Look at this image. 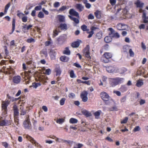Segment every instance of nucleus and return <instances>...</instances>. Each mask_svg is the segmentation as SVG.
<instances>
[{
    "instance_id": "obj_4",
    "label": "nucleus",
    "mask_w": 148,
    "mask_h": 148,
    "mask_svg": "<svg viewBox=\"0 0 148 148\" xmlns=\"http://www.w3.org/2000/svg\"><path fill=\"white\" fill-rule=\"evenodd\" d=\"M109 79L110 85L112 87H114L117 85L120 81V78L119 77L110 78Z\"/></svg>"
},
{
    "instance_id": "obj_46",
    "label": "nucleus",
    "mask_w": 148,
    "mask_h": 148,
    "mask_svg": "<svg viewBox=\"0 0 148 148\" xmlns=\"http://www.w3.org/2000/svg\"><path fill=\"white\" fill-rule=\"evenodd\" d=\"M120 37L119 34L117 32H115L113 35H112V38H119Z\"/></svg>"
},
{
    "instance_id": "obj_55",
    "label": "nucleus",
    "mask_w": 148,
    "mask_h": 148,
    "mask_svg": "<svg viewBox=\"0 0 148 148\" xmlns=\"http://www.w3.org/2000/svg\"><path fill=\"white\" fill-rule=\"evenodd\" d=\"M110 2L112 5H114L116 4V0H110Z\"/></svg>"
},
{
    "instance_id": "obj_41",
    "label": "nucleus",
    "mask_w": 148,
    "mask_h": 148,
    "mask_svg": "<svg viewBox=\"0 0 148 148\" xmlns=\"http://www.w3.org/2000/svg\"><path fill=\"white\" fill-rule=\"evenodd\" d=\"M142 8H140V9L139 10V12L140 13H143V15L144 16V13H145V15H146V14L147 13V11L145 10H143Z\"/></svg>"
},
{
    "instance_id": "obj_43",
    "label": "nucleus",
    "mask_w": 148,
    "mask_h": 148,
    "mask_svg": "<svg viewBox=\"0 0 148 148\" xmlns=\"http://www.w3.org/2000/svg\"><path fill=\"white\" fill-rule=\"evenodd\" d=\"M26 41L28 43H31L35 42V40L33 38H30L27 39Z\"/></svg>"
},
{
    "instance_id": "obj_11",
    "label": "nucleus",
    "mask_w": 148,
    "mask_h": 148,
    "mask_svg": "<svg viewBox=\"0 0 148 148\" xmlns=\"http://www.w3.org/2000/svg\"><path fill=\"white\" fill-rule=\"evenodd\" d=\"M69 14L71 15L75 16L77 17H79V15L78 12H76L73 9H70L69 11Z\"/></svg>"
},
{
    "instance_id": "obj_33",
    "label": "nucleus",
    "mask_w": 148,
    "mask_h": 148,
    "mask_svg": "<svg viewBox=\"0 0 148 148\" xmlns=\"http://www.w3.org/2000/svg\"><path fill=\"white\" fill-rule=\"evenodd\" d=\"M63 53L66 55H69L70 54V51L68 47H66L65 49L63 51Z\"/></svg>"
},
{
    "instance_id": "obj_36",
    "label": "nucleus",
    "mask_w": 148,
    "mask_h": 148,
    "mask_svg": "<svg viewBox=\"0 0 148 148\" xmlns=\"http://www.w3.org/2000/svg\"><path fill=\"white\" fill-rule=\"evenodd\" d=\"M21 115H24L26 113V110L24 109L23 107H21Z\"/></svg>"
},
{
    "instance_id": "obj_61",
    "label": "nucleus",
    "mask_w": 148,
    "mask_h": 148,
    "mask_svg": "<svg viewBox=\"0 0 148 148\" xmlns=\"http://www.w3.org/2000/svg\"><path fill=\"white\" fill-rule=\"evenodd\" d=\"M145 25L144 24H141L139 26V28L140 29H144L145 28Z\"/></svg>"
},
{
    "instance_id": "obj_44",
    "label": "nucleus",
    "mask_w": 148,
    "mask_h": 148,
    "mask_svg": "<svg viewBox=\"0 0 148 148\" xmlns=\"http://www.w3.org/2000/svg\"><path fill=\"white\" fill-rule=\"evenodd\" d=\"M128 120V118L127 117L124 118L121 121V123H126Z\"/></svg>"
},
{
    "instance_id": "obj_18",
    "label": "nucleus",
    "mask_w": 148,
    "mask_h": 148,
    "mask_svg": "<svg viewBox=\"0 0 148 148\" xmlns=\"http://www.w3.org/2000/svg\"><path fill=\"white\" fill-rule=\"evenodd\" d=\"M135 4L137 7L140 8H142L144 4L143 3L141 2L140 0H137Z\"/></svg>"
},
{
    "instance_id": "obj_5",
    "label": "nucleus",
    "mask_w": 148,
    "mask_h": 148,
    "mask_svg": "<svg viewBox=\"0 0 148 148\" xmlns=\"http://www.w3.org/2000/svg\"><path fill=\"white\" fill-rule=\"evenodd\" d=\"M23 125L25 128L27 129H31V125L29 121V116H27L26 120L24 121Z\"/></svg>"
},
{
    "instance_id": "obj_23",
    "label": "nucleus",
    "mask_w": 148,
    "mask_h": 148,
    "mask_svg": "<svg viewBox=\"0 0 148 148\" xmlns=\"http://www.w3.org/2000/svg\"><path fill=\"white\" fill-rule=\"evenodd\" d=\"M69 17L75 23L78 24L79 23V21L78 18L73 17L72 16L70 15H69Z\"/></svg>"
},
{
    "instance_id": "obj_19",
    "label": "nucleus",
    "mask_w": 148,
    "mask_h": 148,
    "mask_svg": "<svg viewBox=\"0 0 148 148\" xmlns=\"http://www.w3.org/2000/svg\"><path fill=\"white\" fill-rule=\"evenodd\" d=\"M6 69L7 70H5L4 71V73L5 74H10L13 73V69L11 67H9V68H7Z\"/></svg>"
},
{
    "instance_id": "obj_58",
    "label": "nucleus",
    "mask_w": 148,
    "mask_h": 148,
    "mask_svg": "<svg viewBox=\"0 0 148 148\" xmlns=\"http://www.w3.org/2000/svg\"><path fill=\"white\" fill-rule=\"evenodd\" d=\"M70 76L71 78H73L75 77V76H74V73L73 71H71L70 72Z\"/></svg>"
},
{
    "instance_id": "obj_38",
    "label": "nucleus",
    "mask_w": 148,
    "mask_h": 148,
    "mask_svg": "<svg viewBox=\"0 0 148 148\" xmlns=\"http://www.w3.org/2000/svg\"><path fill=\"white\" fill-rule=\"evenodd\" d=\"M30 74L28 72H25V77L28 79H30L31 76Z\"/></svg>"
},
{
    "instance_id": "obj_8",
    "label": "nucleus",
    "mask_w": 148,
    "mask_h": 148,
    "mask_svg": "<svg viewBox=\"0 0 148 148\" xmlns=\"http://www.w3.org/2000/svg\"><path fill=\"white\" fill-rule=\"evenodd\" d=\"M84 55L88 59H90V55L89 46L87 45V47L84 49L83 51Z\"/></svg>"
},
{
    "instance_id": "obj_40",
    "label": "nucleus",
    "mask_w": 148,
    "mask_h": 148,
    "mask_svg": "<svg viewBox=\"0 0 148 148\" xmlns=\"http://www.w3.org/2000/svg\"><path fill=\"white\" fill-rule=\"evenodd\" d=\"M95 14L96 16L98 18H99L101 17L100 13L99 11H97L95 13Z\"/></svg>"
},
{
    "instance_id": "obj_49",
    "label": "nucleus",
    "mask_w": 148,
    "mask_h": 148,
    "mask_svg": "<svg viewBox=\"0 0 148 148\" xmlns=\"http://www.w3.org/2000/svg\"><path fill=\"white\" fill-rule=\"evenodd\" d=\"M81 28L84 31H87V27L85 25H82L81 27Z\"/></svg>"
},
{
    "instance_id": "obj_47",
    "label": "nucleus",
    "mask_w": 148,
    "mask_h": 148,
    "mask_svg": "<svg viewBox=\"0 0 148 148\" xmlns=\"http://www.w3.org/2000/svg\"><path fill=\"white\" fill-rule=\"evenodd\" d=\"M38 16L40 18H43L44 17V14L42 12H40L39 13Z\"/></svg>"
},
{
    "instance_id": "obj_22",
    "label": "nucleus",
    "mask_w": 148,
    "mask_h": 148,
    "mask_svg": "<svg viewBox=\"0 0 148 148\" xmlns=\"http://www.w3.org/2000/svg\"><path fill=\"white\" fill-rule=\"evenodd\" d=\"M143 84V80L141 79H139L137 81V83L136 85V86L139 87H140Z\"/></svg>"
},
{
    "instance_id": "obj_39",
    "label": "nucleus",
    "mask_w": 148,
    "mask_h": 148,
    "mask_svg": "<svg viewBox=\"0 0 148 148\" xmlns=\"http://www.w3.org/2000/svg\"><path fill=\"white\" fill-rule=\"evenodd\" d=\"M40 84L39 83H33L32 84V85L30 86V87H33L34 88H36L38 86H40Z\"/></svg>"
},
{
    "instance_id": "obj_37",
    "label": "nucleus",
    "mask_w": 148,
    "mask_h": 148,
    "mask_svg": "<svg viewBox=\"0 0 148 148\" xmlns=\"http://www.w3.org/2000/svg\"><path fill=\"white\" fill-rule=\"evenodd\" d=\"M40 53L41 54H44L45 57H46L47 56V51L46 49H43L41 51Z\"/></svg>"
},
{
    "instance_id": "obj_56",
    "label": "nucleus",
    "mask_w": 148,
    "mask_h": 148,
    "mask_svg": "<svg viewBox=\"0 0 148 148\" xmlns=\"http://www.w3.org/2000/svg\"><path fill=\"white\" fill-rule=\"evenodd\" d=\"M51 73V70L49 69H47L45 71V73L47 75H49Z\"/></svg>"
},
{
    "instance_id": "obj_60",
    "label": "nucleus",
    "mask_w": 148,
    "mask_h": 148,
    "mask_svg": "<svg viewBox=\"0 0 148 148\" xmlns=\"http://www.w3.org/2000/svg\"><path fill=\"white\" fill-rule=\"evenodd\" d=\"M69 97L70 98H74L75 97V95L74 93H71L69 94Z\"/></svg>"
},
{
    "instance_id": "obj_59",
    "label": "nucleus",
    "mask_w": 148,
    "mask_h": 148,
    "mask_svg": "<svg viewBox=\"0 0 148 148\" xmlns=\"http://www.w3.org/2000/svg\"><path fill=\"white\" fill-rule=\"evenodd\" d=\"M122 12L123 13V15H125L127 14L128 11L126 9L124 8L123 9Z\"/></svg>"
},
{
    "instance_id": "obj_2",
    "label": "nucleus",
    "mask_w": 148,
    "mask_h": 148,
    "mask_svg": "<svg viewBox=\"0 0 148 148\" xmlns=\"http://www.w3.org/2000/svg\"><path fill=\"white\" fill-rule=\"evenodd\" d=\"M100 95L103 101H106V103L107 105L109 104L113 101L111 99L110 100V96L107 93L105 92H102L100 94Z\"/></svg>"
},
{
    "instance_id": "obj_9",
    "label": "nucleus",
    "mask_w": 148,
    "mask_h": 148,
    "mask_svg": "<svg viewBox=\"0 0 148 148\" xmlns=\"http://www.w3.org/2000/svg\"><path fill=\"white\" fill-rule=\"evenodd\" d=\"M26 138L29 140L33 145H34L36 146H39L40 145L32 137L30 136L27 135L26 136Z\"/></svg>"
},
{
    "instance_id": "obj_6",
    "label": "nucleus",
    "mask_w": 148,
    "mask_h": 148,
    "mask_svg": "<svg viewBox=\"0 0 148 148\" xmlns=\"http://www.w3.org/2000/svg\"><path fill=\"white\" fill-rule=\"evenodd\" d=\"M119 69L114 66H110L106 68V70L109 73H116L119 71Z\"/></svg>"
},
{
    "instance_id": "obj_53",
    "label": "nucleus",
    "mask_w": 148,
    "mask_h": 148,
    "mask_svg": "<svg viewBox=\"0 0 148 148\" xmlns=\"http://www.w3.org/2000/svg\"><path fill=\"white\" fill-rule=\"evenodd\" d=\"M117 108L116 106H113L112 108H110L109 110L110 111H116L117 110Z\"/></svg>"
},
{
    "instance_id": "obj_10",
    "label": "nucleus",
    "mask_w": 148,
    "mask_h": 148,
    "mask_svg": "<svg viewBox=\"0 0 148 148\" xmlns=\"http://www.w3.org/2000/svg\"><path fill=\"white\" fill-rule=\"evenodd\" d=\"M88 93L86 91L83 92L81 95V97L82 99V100L84 102L86 101L88 99L87 97Z\"/></svg>"
},
{
    "instance_id": "obj_51",
    "label": "nucleus",
    "mask_w": 148,
    "mask_h": 148,
    "mask_svg": "<svg viewBox=\"0 0 148 148\" xmlns=\"http://www.w3.org/2000/svg\"><path fill=\"white\" fill-rule=\"evenodd\" d=\"M102 35L101 33L99 32L97 33L96 35V37L98 39H100L102 37Z\"/></svg>"
},
{
    "instance_id": "obj_3",
    "label": "nucleus",
    "mask_w": 148,
    "mask_h": 148,
    "mask_svg": "<svg viewBox=\"0 0 148 148\" xmlns=\"http://www.w3.org/2000/svg\"><path fill=\"white\" fill-rule=\"evenodd\" d=\"M112 57V54L110 53L106 52L104 53L101 58V61L104 63H108L109 62V59Z\"/></svg>"
},
{
    "instance_id": "obj_45",
    "label": "nucleus",
    "mask_w": 148,
    "mask_h": 148,
    "mask_svg": "<svg viewBox=\"0 0 148 148\" xmlns=\"http://www.w3.org/2000/svg\"><path fill=\"white\" fill-rule=\"evenodd\" d=\"M10 6V3H8L5 6V10H4V13L6 14L7 11V10Z\"/></svg>"
},
{
    "instance_id": "obj_27",
    "label": "nucleus",
    "mask_w": 148,
    "mask_h": 148,
    "mask_svg": "<svg viewBox=\"0 0 148 148\" xmlns=\"http://www.w3.org/2000/svg\"><path fill=\"white\" fill-rule=\"evenodd\" d=\"M121 30H127L129 29L127 25L124 24H121Z\"/></svg>"
},
{
    "instance_id": "obj_25",
    "label": "nucleus",
    "mask_w": 148,
    "mask_h": 148,
    "mask_svg": "<svg viewBox=\"0 0 148 148\" xmlns=\"http://www.w3.org/2000/svg\"><path fill=\"white\" fill-rule=\"evenodd\" d=\"M104 40L106 43H109L112 40V37L110 36H106L104 38Z\"/></svg>"
},
{
    "instance_id": "obj_63",
    "label": "nucleus",
    "mask_w": 148,
    "mask_h": 148,
    "mask_svg": "<svg viewBox=\"0 0 148 148\" xmlns=\"http://www.w3.org/2000/svg\"><path fill=\"white\" fill-rule=\"evenodd\" d=\"M127 71L126 69L124 68H122L121 70V73H123Z\"/></svg>"
},
{
    "instance_id": "obj_42",
    "label": "nucleus",
    "mask_w": 148,
    "mask_h": 148,
    "mask_svg": "<svg viewBox=\"0 0 148 148\" xmlns=\"http://www.w3.org/2000/svg\"><path fill=\"white\" fill-rule=\"evenodd\" d=\"M140 130V127L138 126L135 127L133 130V131L134 132L139 131Z\"/></svg>"
},
{
    "instance_id": "obj_13",
    "label": "nucleus",
    "mask_w": 148,
    "mask_h": 148,
    "mask_svg": "<svg viewBox=\"0 0 148 148\" xmlns=\"http://www.w3.org/2000/svg\"><path fill=\"white\" fill-rule=\"evenodd\" d=\"M55 71L56 73V76H59L61 73V71L60 67L58 65H56V67L55 69Z\"/></svg>"
},
{
    "instance_id": "obj_24",
    "label": "nucleus",
    "mask_w": 148,
    "mask_h": 148,
    "mask_svg": "<svg viewBox=\"0 0 148 148\" xmlns=\"http://www.w3.org/2000/svg\"><path fill=\"white\" fill-rule=\"evenodd\" d=\"M108 30L109 31V35L111 37L112 36V35H113L114 33H115V31L113 29L111 28H109L108 29Z\"/></svg>"
},
{
    "instance_id": "obj_35",
    "label": "nucleus",
    "mask_w": 148,
    "mask_h": 148,
    "mask_svg": "<svg viewBox=\"0 0 148 148\" xmlns=\"http://www.w3.org/2000/svg\"><path fill=\"white\" fill-rule=\"evenodd\" d=\"M77 120L73 118H71L69 121V122L71 123H76L77 122Z\"/></svg>"
},
{
    "instance_id": "obj_31",
    "label": "nucleus",
    "mask_w": 148,
    "mask_h": 148,
    "mask_svg": "<svg viewBox=\"0 0 148 148\" xmlns=\"http://www.w3.org/2000/svg\"><path fill=\"white\" fill-rule=\"evenodd\" d=\"M69 6H63L60 8L58 11L59 12H62L66 10V9H69Z\"/></svg>"
},
{
    "instance_id": "obj_32",
    "label": "nucleus",
    "mask_w": 148,
    "mask_h": 148,
    "mask_svg": "<svg viewBox=\"0 0 148 148\" xmlns=\"http://www.w3.org/2000/svg\"><path fill=\"white\" fill-rule=\"evenodd\" d=\"M82 112L84 115L88 116L90 115V113L86 110H83L82 111Z\"/></svg>"
},
{
    "instance_id": "obj_28",
    "label": "nucleus",
    "mask_w": 148,
    "mask_h": 148,
    "mask_svg": "<svg viewBox=\"0 0 148 148\" xmlns=\"http://www.w3.org/2000/svg\"><path fill=\"white\" fill-rule=\"evenodd\" d=\"M56 54V52L54 50H52L51 51L50 54L51 55V58L53 59L55 58Z\"/></svg>"
},
{
    "instance_id": "obj_16",
    "label": "nucleus",
    "mask_w": 148,
    "mask_h": 148,
    "mask_svg": "<svg viewBox=\"0 0 148 148\" xmlns=\"http://www.w3.org/2000/svg\"><path fill=\"white\" fill-rule=\"evenodd\" d=\"M8 121L7 120H3L2 119V117L0 118V126H2L7 125L9 124H8L7 122Z\"/></svg>"
},
{
    "instance_id": "obj_64",
    "label": "nucleus",
    "mask_w": 148,
    "mask_h": 148,
    "mask_svg": "<svg viewBox=\"0 0 148 148\" xmlns=\"http://www.w3.org/2000/svg\"><path fill=\"white\" fill-rule=\"evenodd\" d=\"M41 9V6L40 5L39 6H37L35 8V9L36 10H40Z\"/></svg>"
},
{
    "instance_id": "obj_54",
    "label": "nucleus",
    "mask_w": 148,
    "mask_h": 148,
    "mask_svg": "<svg viewBox=\"0 0 148 148\" xmlns=\"http://www.w3.org/2000/svg\"><path fill=\"white\" fill-rule=\"evenodd\" d=\"M22 21L24 22H26L27 20V16H23L22 18Z\"/></svg>"
},
{
    "instance_id": "obj_62",
    "label": "nucleus",
    "mask_w": 148,
    "mask_h": 148,
    "mask_svg": "<svg viewBox=\"0 0 148 148\" xmlns=\"http://www.w3.org/2000/svg\"><path fill=\"white\" fill-rule=\"evenodd\" d=\"M141 47L144 50H145L146 49V46L143 42L141 43Z\"/></svg>"
},
{
    "instance_id": "obj_34",
    "label": "nucleus",
    "mask_w": 148,
    "mask_h": 148,
    "mask_svg": "<svg viewBox=\"0 0 148 148\" xmlns=\"http://www.w3.org/2000/svg\"><path fill=\"white\" fill-rule=\"evenodd\" d=\"M12 32L10 33V34H12L14 32L15 28V20L14 19H13L12 23Z\"/></svg>"
},
{
    "instance_id": "obj_29",
    "label": "nucleus",
    "mask_w": 148,
    "mask_h": 148,
    "mask_svg": "<svg viewBox=\"0 0 148 148\" xmlns=\"http://www.w3.org/2000/svg\"><path fill=\"white\" fill-rule=\"evenodd\" d=\"M60 27L61 29H66L67 25L65 23H61L60 25Z\"/></svg>"
},
{
    "instance_id": "obj_52",
    "label": "nucleus",
    "mask_w": 148,
    "mask_h": 148,
    "mask_svg": "<svg viewBox=\"0 0 148 148\" xmlns=\"http://www.w3.org/2000/svg\"><path fill=\"white\" fill-rule=\"evenodd\" d=\"M60 6V3L59 2H56L53 4V6L55 8H57Z\"/></svg>"
},
{
    "instance_id": "obj_57",
    "label": "nucleus",
    "mask_w": 148,
    "mask_h": 148,
    "mask_svg": "<svg viewBox=\"0 0 148 148\" xmlns=\"http://www.w3.org/2000/svg\"><path fill=\"white\" fill-rule=\"evenodd\" d=\"M130 55L131 56L133 57L134 56V53L131 49H130L129 51Z\"/></svg>"
},
{
    "instance_id": "obj_48",
    "label": "nucleus",
    "mask_w": 148,
    "mask_h": 148,
    "mask_svg": "<svg viewBox=\"0 0 148 148\" xmlns=\"http://www.w3.org/2000/svg\"><path fill=\"white\" fill-rule=\"evenodd\" d=\"M83 146V144H82L79 143L76 144L74 147V148H81Z\"/></svg>"
},
{
    "instance_id": "obj_15",
    "label": "nucleus",
    "mask_w": 148,
    "mask_h": 148,
    "mask_svg": "<svg viewBox=\"0 0 148 148\" xmlns=\"http://www.w3.org/2000/svg\"><path fill=\"white\" fill-rule=\"evenodd\" d=\"M76 8L79 12H81L84 9V7L82 4L79 3L76 4L75 5Z\"/></svg>"
},
{
    "instance_id": "obj_12",
    "label": "nucleus",
    "mask_w": 148,
    "mask_h": 148,
    "mask_svg": "<svg viewBox=\"0 0 148 148\" xmlns=\"http://www.w3.org/2000/svg\"><path fill=\"white\" fill-rule=\"evenodd\" d=\"M21 79V78L19 76H16L13 77V81L14 83L18 84L20 82Z\"/></svg>"
},
{
    "instance_id": "obj_14",
    "label": "nucleus",
    "mask_w": 148,
    "mask_h": 148,
    "mask_svg": "<svg viewBox=\"0 0 148 148\" xmlns=\"http://www.w3.org/2000/svg\"><path fill=\"white\" fill-rule=\"evenodd\" d=\"M48 79L47 77L45 75H42L39 78V80L40 82H42L43 84L47 82V79Z\"/></svg>"
},
{
    "instance_id": "obj_26",
    "label": "nucleus",
    "mask_w": 148,
    "mask_h": 148,
    "mask_svg": "<svg viewBox=\"0 0 148 148\" xmlns=\"http://www.w3.org/2000/svg\"><path fill=\"white\" fill-rule=\"evenodd\" d=\"M60 60L65 62H66L69 60V58L67 57L66 56H62L60 58Z\"/></svg>"
},
{
    "instance_id": "obj_17",
    "label": "nucleus",
    "mask_w": 148,
    "mask_h": 148,
    "mask_svg": "<svg viewBox=\"0 0 148 148\" xmlns=\"http://www.w3.org/2000/svg\"><path fill=\"white\" fill-rule=\"evenodd\" d=\"M54 120L55 121L58 123L60 124H62L64 122L65 119L63 118H55Z\"/></svg>"
},
{
    "instance_id": "obj_7",
    "label": "nucleus",
    "mask_w": 148,
    "mask_h": 148,
    "mask_svg": "<svg viewBox=\"0 0 148 148\" xmlns=\"http://www.w3.org/2000/svg\"><path fill=\"white\" fill-rule=\"evenodd\" d=\"M10 103V101L8 100H6L5 101H2V108L3 110H4V114L7 113V106Z\"/></svg>"
},
{
    "instance_id": "obj_30",
    "label": "nucleus",
    "mask_w": 148,
    "mask_h": 148,
    "mask_svg": "<svg viewBox=\"0 0 148 148\" xmlns=\"http://www.w3.org/2000/svg\"><path fill=\"white\" fill-rule=\"evenodd\" d=\"M59 21L60 22H64L65 20V17L63 16L59 15L58 16Z\"/></svg>"
},
{
    "instance_id": "obj_50",
    "label": "nucleus",
    "mask_w": 148,
    "mask_h": 148,
    "mask_svg": "<svg viewBox=\"0 0 148 148\" xmlns=\"http://www.w3.org/2000/svg\"><path fill=\"white\" fill-rule=\"evenodd\" d=\"M65 101V98H62L60 101V104L61 105H63L64 103V102Z\"/></svg>"
},
{
    "instance_id": "obj_20",
    "label": "nucleus",
    "mask_w": 148,
    "mask_h": 148,
    "mask_svg": "<svg viewBox=\"0 0 148 148\" xmlns=\"http://www.w3.org/2000/svg\"><path fill=\"white\" fill-rule=\"evenodd\" d=\"M101 112V110H99L94 113V115L95 116V118L98 119L99 118L100 113Z\"/></svg>"
},
{
    "instance_id": "obj_21",
    "label": "nucleus",
    "mask_w": 148,
    "mask_h": 148,
    "mask_svg": "<svg viewBox=\"0 0 148 148\" xmlns=\"http://www.w3.org/2000/svg\"><path fill=\"white\" fill-rule=\"evenodd\" d=\"M79 45V41L74 42L72 43L71 46L73 48H77Z\"/></svg>"
},
{
    "instance_id": "obj_1",
    "label": "nucleus",
    "mask_w": 148,
    "mask_h": 148,
    "mask_svg": "<svg viewBox=\"0 0 148 148\" xmlns=\"http://www.w3.org/2000/svg\"><path fill=\"white\" fill-rule=\"evenodd\" d=\"M13 109L14 110V124H13V126H15V125L17 126L19 124V120L18 118L19 112L17 107L16 105H14L13 106Z\"/></svg>"
}]
</instances>
